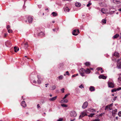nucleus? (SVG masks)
Returning <instances> with one entry per match:
<instances>
[{
  "label": "nucleus",
  "mask_w": 121,
  "mask_h": 121,
  "mask_svg": "<svg viewBox=\"0 0 121 121\" xmlns=\"http://www.w3.org/2000/svg\"><path fill=\"white\" fill-rule=\"evenodd\" d=\"M80 75L82 77L84 76V74L85 73V70L83 68H82L79 71Z\"/></svg>",
  "instance_id": "obj_1"
},
{
  "label": "nucleus",
  "mask_w": 121,
  "mask_h": 121,
  "mask_svg": "<svg viewBox=\"0 0 121 121\" xmlns=\"http://www.w3.org/2000/svg\"><path fill=\"white\" fill-rule=\"evenodd\" d=\"M117 68L121 69V59H118L117 62Z\"/></svg>",
  "instance_id": "obj_2"
},
{
  "label": "nucleus",
  "mask_w": 121,
  "mask_h": 121,
  "mask_svg": "<svg viewBox=\"0 0 121 121\" xmlns=\"http://www.w3.org/2000/svg\"><path fill=\"white\" fill-rule=\"evenodd\" d=\"M86 111H84L82 112L81 113V114L79 116V119L81 118L86 115L87 116V114L86 113Z\"/></svg>",
  "instance_id": "obj_3"
},
{
  "label": "nucleus",
  "mask_w": 121,
  "mask_h": 121,
  "mask_svg": "<svg viewBox=\"0 0 121 121\" xmlns=\"http://www.w3.org/2000/svg\"><path fill=\"white\" fill-rule=\"evenodd\" d=\"M70 114L71 117H76L77 115L76 112L74 111H71L70 113Z\"/></svg>",
  "instance_id": "obj_4"
},
{
  "label": "nucleus",
  "mask_w": 121,
  "mask_h": 121,
  "mask_svg": "<svg viewBox=\"0 0 121 121\" xmlns=\"http://www.w3.org/2000/svg\"><path fill=\"white\" fill-rule=\"evenodd\" d=\"M112 104H110L107 106L105 108V110H106L107 109L108 110H111L112 108H111V107L112 106Z\"/></svg>",
  "instance_id": "obj_5"
},
{
  "label": "nucleus",
  "mask_w": 121,
  "mask_h": 121,
  "mask_svg": "<svg viewBox=\"0 0 121 121\" xmlns=\"http://www.w3.org/2000/svg\"><path fill=\"white\" fill-rule=\"evenodd\" d=\"M79 33V30H78L77 31L76 29L74 30L72 32L73 34L74 35H78V34Z\"/></svg>",
  "instance_id": "obj_6"
},
{
  "label": "nucleus",
  "mask_w": 121,
  "mask_h": 121,
  "mask_svg": "<svg viewBox=\"0 0 121 121\" xmlns=\"http://www.w3.org/2000/svg\"><path fill=\"white\" fill-rule=\"evenodd\" d=\"M88 105V103L87 102H85L82 106V108L83 109H85L86 108Z\"/></svg>",
  "instance_id": "obj_7"
},
{
  "label": "nucleus",
  "mask_w": 121,
  "mask_h": 121,
  "mask_svg": "<svg viewBox=\"0 0 121 121\" xmlns=\"http://www.w3.org/2000/svg\"><path fill=\"white\" fill-rule=\"evenodd\" d=\"M108 85L109 87L111 88H113L114 86V84L113 82H108Z\"/></svg>",
  "instance_id": "obj_8"
},
{
  "label": "nucleus",
  "mask_w": 121,
  "mask_h": 121,
  "mask_svg": "<svg viewBox=\"0 0 121 121\" xmlns=\"http://www.w3.org/2000/svg\"><path fill=\"white\" fill-rule=\"evenodd\" d=\"M113 3L116 4L121 3V0H113Z\"/></svg>",
  "instance_id": "obj_9"
},
{
  "label": "nucleus",
  "mask_w": 121,
  "mask_h": 121,
  "mask_svg": "<svg viewBox=\"0 0 121 121\" xmlns=\"http://www.w3.org/2000/svg\"><path fill=\"white\" fill-rule=\"evenodd\" d=\"M121 90V87H119L117 89L115 88L112 89L111 91V92H115L117 91H119Z\"/></svg>",
  "instance_id": "obj_10"
},
{
  "label": "nucleus",
  "mask_w": 121,
  "mask_h": 121,
  "mask_svg": "<svg viewBox=\"0 0 121 121\" xmlns=\"http://www.w3.org/2000/svg\"><path fill=\"white\" fill-rule=\"evenodd\" d=\"M63 78V76L62 75H61L57 77L56 78V80H61Z\"/></svg>",
  "instance_id": "obj_11"
},
{
  "label": "nucleus",
  "mask_w": 121,
  "mask_h": 121,
  "mask_svg": "<svg viewBox=\"0 0 121 121\" xmlns=\"http://www.w3.org/2000/svg\"><path fill=\"white\" fill-rule=\"evenodd\" d=\"M68 102V100L67 99H63L60 101L61 103H66Z\"/></svg>",
  "instance_id": "obj_12"
},
{
  "label": "nucleus",
  "mask_w": 121,
  "mask_h": 121,
  "mask_svg": "<svg viewBox=\"0 0 121 121\" xmlns=\"http://www.w3.org/2000/svg\"><path fill=\"white\" fill-rule=\"evenodd\" d=\"M21 105L22 106L24 107H25L26 106V104L24 101H23L22 102Z\"/></svg>",
  "instance_id": "obj_13"
},
{
  "label": "nucleus",
  "mask_w": 121,
  "mask_h": 121,
  "mask_svg": "<svg viewBox=\"0 0 121 121\" xmlns=\"http://www.w3.org/2000/svg\"><path fill=\"white\" fill-rule=\"evenodd\" d=\"M57 96H55L54 97L50 98L49 99V100L51 101H53L55 100L56 99Z\"/></svg>",
  "instance_id": "obj_14"
},
{
  "label": "nucleus",
  "mask_w": 121,
  "mask_h": 121,
  "mask_svg": "<svg viewBox=\"0 0 121 121\" xmlns=\"http://www.w3.org/2000/svg\"><path fill=\"white\" fill-rule=\"evenodd\" d=\"M101 12L104 14H105L107 12V10L104 9L103 8L101 9Z\"/></svg>",
  "instance_id": "obj_15"
},
{
  "label": "nucleus",
  "mask_w": 121,
  "mask_h": 121,
  "mask_svg": "<svg viewBox=\"0 0 121 121\" xmlns=\"http://www.w3.org/2000/svg\"><path fill=\"white\" fill-rule=\"evenodd\" d=\"M28 20L29 23H31L33 20V18L29 16L28 17Z\"/></svg>",
  "instance_id": "obj_16"
},
{
  "label": "nucleus",
  "mask_w": 121,
  "mask_h": 121,
  "mask_svg": "<svg viewBox=\"0 0 121 121\" xmlns=\"http://www.w3.org/2000/svg\"><path fill=\"white\" fill-rule=\"evenodd\" d=\"M88 111L91 112H95V110L93 108H90L88 109Z\"/></svg>",
  "instance_id": "obj_17"
},
{
  "label": "nucleus",
  "mask_w": 121,
  "mask_h": 121,
  "mask_svg": "<svg viewBox=\"0 0 121 121\" xmlns=\"http://www.w3.org/2000/svg\"><path fill=\"white\" fill-rule=\"evenodd\" d=\"M114 55L117 57H119V54L117 52H115L114 53Z\"/></svg>",
  "instance_id": "obj_18"
},
{
  "label": "nucleus",
  "mask_w": 121,
  "mask_h": 121,
  "mask_svg": "<svg viewBox=\"0 0 121 121\" xmlns=\"http://www.w3.org/2000/svg\"><path fill=\"white\" fill-rule=\"evenodd\" d=\"M99 79L102 78L103 79H105L106 78V77L103 75H101L99 76Z\"/></svg>",
  "instance_id": "obj_19"
},
{
  "label": "nucleus",
  "mask_w": 121,
  "mask_h": 121,
  "mask_svg": "<svg viewBox=\"0 0 121 121\" xmlns=\"http://www.w3.org/2000/svg\"><path fill=\"white\" fill-rule=\"evenodd\" d=\"M28 47V43L26 42L25 43H24V48L25 49H26Z\"/></svg>",
  "instance_id": "obj_20"
},
{
  "label": "nucleus",
  "mask_w": 121,
  "mask_h": 121,
  "mask_svg": "<svg viewBox=\"0 0 121 121\" xmlns=\"http://www.w3.org/2000/svg\"><path fill=\"white\" fill-rule=\"evenodd\" d=\"M90 90L91 91H94L95 90V87L92 86H91L90 87Z\"/></svg>",
  "instance_id": "obj_21"
},
{
  "label": "nucleus",
  "mask_w": 121,
  "mask_h": 121,
  "mask_svg": "<svg viewBox=\"0 0 121 121\" xmlns=\"http://www.w3.org/2000/svg\"><path fill=\"white\" fill-rule=\"evenodd\" d=\"M90 70L88 68H87L86 70H85V73L86 74H89L91 72Z\"/></svg>",
  "instance_id": "obj_22"
},
{
  "label": "nucleus",
  "mask_w": 121,
  "mask_h": 121,
  "mask_svg": "<svg viewBox=\"0 0 121 121\" xmlns=\"http://www.w3.org/2000/svg\"><path fill=\"white\" fill-rule=\"evenodd\" d=\"M38 80L37 81V82L38 84H39L41 83V81L42 80V79L40 78H39L38 77Z\"/></svg>",
  "instance_id": "obj_23"
},
{
  "label": "nucleus",
  "mask_w": 121,
  "mask_h": 121,
  "mask_svg": "<svg viewBox=\"0 0 121 121\" xmlns=\"http://www.w3.org/2000/svg\"><path fill=\"white\" fill-rule=\"evenodd\" d=\"M81 4L79 2H77L75 4V5L76 6L79 7L81 6Z\"/></svg>",
  "instance_id": "obj_24"
},
{
  "label": "nucleus",
  "mask_w": 121,
  "mask_h": 121,
  "mask_svg": "<svg viewBox=\"0 0 121 121\" xmlns=\"http://www.w3.org/2000/svg\"><path fill=\"white\" fill-rule=\"evenodd\" d=\"M70 10L69 8L68 7H66L64 9V11L65 12H69Z\"/></svg>",
  "instance_id": "obj_25"
},
{
  "label": "nucleus",
  "mask_w": 121,
  "mask_h": 121,
  "mask_svg": "<svg viewBox=\"0 0 121 121\" xmlns=\"http://www.w3.org/2000/svg\"><path fill=\"white\" fill-rule=\"evenodd\" d=\"M14 51L16 52H17L19 50V48L16 47H14Z\"/></svg>",
  "instance_id": "obj_26"
},
{
  "label": "nucleus",
  "mask_w": 121,
  "mask_h": 121,
  "mask_svg": "<svg viewBox=\"0 0 121 121\" xmlns=\"http://www.w3.org/2000/svg\"><path fill=\"white\" fill-rule=\"evenodd\" d=\"M63 66V64H60L58 65V67L60 69H61Z\"/></svg>",
  "instance_id": "obj_27"
},
{
  "label": "nucleus",
  "mask_w": 121,
  "mask_h": 121,
  "mask_svg": "<svg viewBox=\"0 0 121 121\" xmlns=\"http://www.w3.org/2000/svg\"><path fill=\"white\" fill-rule=\"evenodd\" d=\"M118 81L120 83H121V74H120L118 78Z\"/></svg>",
  "instance_id": "obj_28"
},
{
  "label": "nucleus",
  "mask_w": 121,
  "mask_h": 121,
  "mask_svg": "<svg viewBox=\"0 0 121 121\" xmlns=\"http://www.w3.org/2000/svg\"><path fill=\"white\" fill-rule=\"evenodd\" d=\"M44 35V33L43 32H40V33H39V35L40 36H42L43 35Z\"/></svg>",
  "instance_id": "obj_29"
},
{
  "label": "nucleus",
  "mask_w": 121,
  "mask_h": 121,
  "mask_svg": "<svg viewBox=\"0 0 121 121\" xmlns=\"http://www.w3.org/2000/svg\"><path fill=\"white\" fill-rule=\"evenodd\" d=\"M119 36V35L117 34L113 36V39H116Z\"/></svg>",
  "instance_id": "obj_30"
},
{
  "label": "nucleus",
  "mask_w": 121,
  "mask_h": 121,
  "mask_svg": "<svg viewBox=\"0 0 121 121\" xmlns=\"http://www.w3.org/2000/svg\"><path fill=\"white\" fill-rule=\"evenodd\" d=\"M95 114L94 113H91L90 115H88V116L89 117H92Z\"/></svg>",
  "instance_id": "obj_31"
},
{
  "label": "nucleus",
  "mask_w": 121,
  "mask_h": 121,
  "mask_svg": "<svg viewBox=\"0 0 121 121\" xmlns=\"http://www.w3.org/2000/svg\"><path fill=\"white\" fill-rule=\"evenodd\" d=\"M85 65L86 66H89L90 65V63L89 62H86L84 63Z\"/></svg>",
  "instance_id": "obj_32"
},
{
  "label": "nucleus",
  "mask_w": 121,
  "mask_h": 121,
  "mask_svg": "<svg viewBox=\"0 0 121 121\" xmlns=\"http://www.w3.org/2000/svg\"><path fill=\"white\" fill-rule=\"evenodd\" d=\"M56 88V86H52V87H51V90H54Z\"/></svg>",
  "instance_id": "obj_33"
},
{
  "label": "nucleus",
  "mask_w": 121,
  "mask_h": 121,
  "mask_svg": "<svg viewBox=\"0 0 121 121\" xmlns=\"http://www.w3.org/2000/svg\"><path fill=\"white\" fill-rule=\"evenodd\" d=\"M92 4L91 3V2L90 1H89L87 5V7H89L90 6L91 4Z\"/></svg>",
  "instance_id": "obj_34"
},
{
  "label": "nucleus",
  "mask_w": 121,
  "mask_h": 121,
  "mask_svg": "<svg viewBox=\"0 0 121 121\" xmlns=\"http://www.w3.org/2000/svg\"><path fill=\"white\" fill-rule=\"evenodd\" d=\"M52 14L53 15V16L54 17L56 16L57 15L56 13L54 12H52Z\"/></svg>",
  "instance_id": "obj_35"
},
{
  "label": "nucleus",
  "mask_w": 121,
  "mask_h": 121,
  "mask_svg": "<svg viewBox=\"0 0 121 121\" xmlns=\"http://www.w3.org/2000/svg\"><path fill=\"white\" fill-rule=\"evenodd\" d=\"M61 106L62 107H67V105L65 104H62L61 105Z\"/></svg>",
  "instance_id": "obj_36"
},
{
  "label": "nucleus",
  "mask_w": 121,
  "mask_h": 121,
  "mask_svg": "<svg viewBox=\"0 0 121 121\" xmlns=\"http://www.w3.org/2000/svg\"><path fill=\"white\" fill-rule=\"evenodd\" d=\"M69 95V94H67L63 98V99H65L66 97Z\"/></svg>",
  "instance_id": "obj_37"
},
{
  "label": "nucleus",
  "mask_w": 121,
  "mask_h": 121,
  "mask_svg": "<svg viewBox=\"0 0 121 121\" xmlns=\"http://www.w3.org/2000/svg\"><path fill=\"white\" fill-rule=\"evenodd\" d=\"M114 12H115L114 11H109V13L110 14L112 15V14H113L114 13Z\"/></svg>",
  "instance_id": "obj_38"
},
{
  "label": "nucleus",
  "mask_w": 121,
  "mask_h": 121,
  "mask_svg": "<svg viewBox=\"0 0 121 121\" xmlns=\"http://www.w3.org/2000/svg\"><path fill=\"white\" fill-rule=\"evenodd\" d=\"M58 28L57 29H52L54 31H58Z\"/></svg>",
  "instance_id": "obj_39"
},
{
  "label": "nucleus",
  "mask_w": 121,
  "mask_h": 121,
  "mask_svg": "<svg viewBox=\"0 0 121 121\" xmlns=\"http://www.w3.org/2000/svg\"><path fill=\"white\" fill-rule=\"evenodd\" d=\"M8 32L9 33H11L12 32V30L11 29L8 30Z\"/></svg>",
  "instance_id": "obj_40"
},
{
  "label": "nucleus",
  "mask_w": 121,
  "mask_h": 121,
  "mask_svg": "<svg viewBox=\"0 0 121 121\" xmlns=\"http://www.w3.org/2000/svg\"><path fill=\"white\" fill-rule=\"evenodd\" d=\"M102 22L104 23H105L106 22V20L104 19H103L102 21Z\"/></svg>",
  "instance_id": "obj_41"
},
{
  "label": "nucleus",
  "mask_w": 121,
  "mask_h": 121,
  "mask_svg": "<svg viewBox=\"0 0 121 121\" xmlns=\"http://www.w3.org/2000/svg\"><path fill=\"white\" fill-rule=\"evenodd\" d=\"M78 75V73H77L76 74L73 75L72 76V77H75L76 76Z\"/></svg>",
  "instance_id": "obj_42"
},
{
  "label": "nucleus",
  "mask_w": 121,
  "mask_h": 121,
  "mask_svg": "<svg viewBox=\"0 0 121 121\" xmlns=\"http://www.w3.org/2000/svg\"><path fill=\"white\" fill-rule=\"evenodd\" d=\"M98 70H102V69L100 67H98L97 69Z\"/></svg>",
  "instance_id": "obj_43"
},
{
  "label": "nucleus",
  "mask_w": 121,
  "mask_h": 121,
  "mask_svg": "<svg viewBox=\"0 0 121 121\" xmlns=\"http://www.w3.org/2000/svg\"><path fill=\"white\" fill-rule=\"evenodd\" d=\"M118 115L120 117H121V111H120L118 113Z\"/></svg>",
  "instance_id": "obj_44"
},
{
  "label": "nucleus",
  "mask_w": 121,
  "mask_h": 121,
  "mask_svg": "<svg viewBox=\"0 0 121 121\" xmlns=\"http://www.w3.org/2000/svg\"><path fill=\"white\" fill-rule=\"evenodd\" d=\"M79 88H80L81 89L82 88H84V86H83V85H82V84H81L80 86H79Z\"/></svg>",
  "instance_id": "obj_45"
},
{
  "label": "nucleus",
  "mask_w": 121,
  "mask_h": 121,
  "mask_svg": "<svg viewBox=\"0 0 121 121\" xmlns=\"http://www.w3.org/2000/svg\"><path fill=\"white\" fill-rule=\"evenodd\" d=\"M112 112V115L113 116H115V114H116V113L115 112H113V111Z\"/></svg>",
  "instance_id": "obj_46"
},
{
  "label": "nucleus",
  "mask_w": 121,
  "mask_h": 121,
  "mask_svg": "<svg viewBox=\"0 0 121 121\" xmlns=\"http://www.w3.org/2000/svg\"><path fill=\"white\" fill-rule=\"evenodd\" d=\"M63 120V119L62 118H59L58 120L57 121H62Z\"/></svg>",
  "instance_id": "obj_47"
},
{
  "label": "nucleus",
  "mask_w": 121,
  "mask_h": 121,
  "mask_svg": "<svg viewBox=\"0 0 121 121\" xmlns=\"http://www.w3.org/2000/svg\"><path fill=\"white\" fill-rule=\"evenodd\" d=\"M66 74L68 75H69V73L68 71H67L66 72Z\"/></svg>",
  "instance_id": "obj_48"
},
{
  "label": "nucleus",
  "mask_w": 121,
  "mask_h": 121,
  "mask_svg": "<svg viewBox=\"0 0 121 121\" xmlns=\"http://www.w3.org/2000/svg\"><path fill=\"white\" fill-rule=\"evenodd\" d=\"M64 88H62L61 89V91L62 93H64Z\"/></svg>",
  "instance_id": "obj_49"
},
{
  "label": "nucleus",
  "mask_w": 121,
  "mask_h": 121,
  "mask_svg": "<svg viewBox=\"0 0 121 121\" xmlns=\"http://www.w3.org/2000/svg\"><path fill=\"white\" fill-rule=\"evenodd\" d=\"M10 27L9 25H8L7 27V29H9L10 28Z\"/></svg>",
  "instance_id": "obj_50"
},
{
  "label": "nucleus",
  "mask_w": 121,
  "mask_h": 121,
  "mask_svg": "<svg viewBox=\"0 0 121 121\" xmlns=\"http://www.w3.org/2000/svg\"><path fill=\"white\" fill-rule=\"evenodd\" d=\"M117 98V97H115L113 99V100L114 101H115L116 99Z\"/></svg>",
  "instance_id": "obj_51"
},
{
  "label": "nucleus",
  "mask_w": 121,
  "mask_h": 121,
  "mask_svg": "<svg viewBox=\"0 0 121 121\" xmlns=\"http://www.w3.org/2000/svg\"><path fill=\"white\" fill-rule=\"evenodd\" d=\"M75 120V118H74L73 119H71L70 120V121H74Z\"/></svg>",
  "instance_id": "obj_52"
},
{
  "label": "nucleus",
  "mask_w": 121,
  "mask_h": 121,
  "mask_svg": "<svg viewBox=\"0 0 121 121\" xmlns=\"http://www.w3.org/2000/svg\"><path fill=\"white\" fill-rule=\"evenodd\" d=\"M33 82L35 83H36L37 82L36 81L34 80L33 81Z\"/></svg>",
  "instance_id": "obj_53"
},
{
  "label": "nucleus",
  "mask_w": 121,
  "mask_h": 121,
  "mask_svg": "<svg viewBox=\"0 0 121 121\" xmlns=\"http://www.w3.org/2000/svg\"><path fill=\"white\" fill-rule=\"evenodd\" d=\"M64 1H71L72 0H63Z\"/></svg>",
  "instance_id": "obj_54"
},
{
  "label": "nucleus",
  "mask_w": 121,
  "mask_h": 121,
  "mask_svg": "<svg viewBox=\"0 0 121 121\" xmlns=\"http://www.w3.org/2000/svg\"><path fill=\"white\" fill-rule=\"evenodd\" d=\"M37 108H38L39 107H40L39 105V104H37Z\"/></svg>",
  "instance_id": "obj_55"
},
{
  "label": "nucleus",
  "mask_w": 121,
  "mask_h": 121,
  "mask_svg": "<svg viewBox=\"0 0 121 121\" xmlns=\"http://www.w3.org/2000/svg\"><path fill=\"white\" fill-rule=\"evenodd\" d=\"M117 111V109H115L114 110V112H116Z\"/></svg>",
  "instance_id": "obj_56"
},
{
  "label": "nucleus",
  "mask_w": 121,
  "mask_h": 121,
  "mask_svg": "<svg viewBox=\"0 0 121 121\" xmlns=\"http://www.w3.org/2000/svg\"><path fill=\"white\" fill-rule=\"evenodd\" d=\"M49 84H45V87H47V85H49Z\"/></svg>",
  "instance_id": "obj_57"
},
{
  "label": "nucleus",
  "mask_w": 121,
  "mask_h": 121,
  "mask_svg": "<svg viewBox=\"0 0 121 121\" xmlns=\"http://www.w3.org/2000/svg\"><path fill=\"white\" fill-rule=\"evenodd\" d=\"M104 71L102 69V70H101V73H102Z\"/></svg>",
  "instance_id": "obj_58"
},
{
  "label": "nucleus",
  "mask_w": 121,
  "mask_h": 121,
  "mask_svg": "<svg viewBox=\"0 0 121 121\" xmlns=\"http://www.w3.org/2000/svg\"><path fill=\"white\" fill-rule=\"evenodd\" d=\"M7 35V34H4V37H6V35Z\"/></svg>",
  "instance_id": "obj_59"
},
{
  "label": "nucleus",
  "mask_w": 121,
  "mask_h": 121,
  "mask_svg": "<svg viewBox=\"0 0 121 121\" xmlns=\"http://www.w3.org/2000/svg\"><path fill=\"white\" fill-rule=\"evenodd\" d=\"M118 10H119V11H121V8L119 9Z\"/></svg>",
  "instance_id": "obj_60"
},
{
  "label": "nucleus",
  "mask_w": 121,
  "mask_h": 121,
  "mask_svg": "<svg viewBox=\"0 0 121 121\" xmlns=\"http://www.w3.org/2000/svg\"><path fill=\"white\" fill-rule=\"evenodd\" d=\"M52 22L53 23H54L55 22V21H52Z\"/></svg>",
  "instance_id": "obj_61"
},
{
  "label": "nucleus",
  "mask_w": 121,
  "mask_h": 121,
  "mask_svg": "<svg viewBox=\"0 0 121 121\" xmlns=\"http://www.w3.org/2000/svg\"><path fill=\"white\" fill-rule=\"evenodd\" d=\"M90 69L91 70H93V68H91Z\"/></svg>",
  "instance_id": "obj_62"
},
{
  "label": "nucleus",
  "mask_w": 121,
  "mask_h": 121,
  "mask_svg": "<svg viewBox=\"0 0 121 121\" xmlns=\"http://www.w3.org/2000/svg\"><path fill=\"white\" fill-rule=\"evenodd\" d=\"M50 96L51 97L52 96V95L51 94H50Z\"/></svg>",
  "instance_id": "obj_63"
},
{
  "label": "nucleus",
  "mask_w": 121,
  "mask_h": 121,
  "mask_svg": "<svg viewBox=\"0 0 121 121\" xmlns=\"http://www.w3.org/2000/svg\"><path fill=\"white\" fill-rule=\"evenodd\" d=\"M116 118L117 119L118 117H116Z\"/></svg>",
  "instance_id": "obj_64"
}]
</instances>
